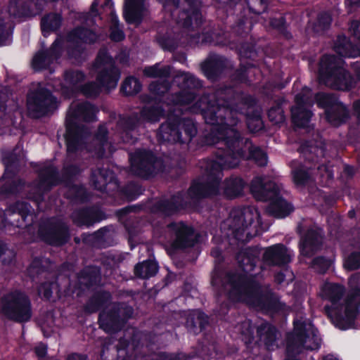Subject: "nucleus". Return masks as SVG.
Masks as SVG:
<instances>
[{
  "mask_svg": "<svg viewBox=\"0 0 360 360\" xmlns=\"http://www.w3.org/2000/svg\"><path fill=\"white\" fill-rule=\"evenodd\" d=\"M195 355L187 356L184 353H177L176 354H162L161 358L162 360H185L187 359L195 358Z\"/></svg>",
  "mask_w": 360,
  "mask_h": 360,
  "instance_id": "4d7b16f0",
  "label": "nucleus"
},
{
  "mask_svg": "<svg viewBox=\"0 0 360 360\" xmlns=\"http://www.w3.org/2000/svg\"><path fill=\"white\" fill-rule=\"evenodd\" d=\"M15 256L14 251L9 249L3 243L1 248L0 249V261L6 264H8L13 262Z\"/></svg>",
  "mask_w": 360,
  "mask_h": 360,
  "instance_id": "603ef678",
  "label": "nucleus"
},
{
  "mask_svg": "<svg viewBox=\"0 0 360 360\" xmlns=\"http://www.w3.org/2000/svg\"><path fill=\"white\" fill-rule=\"evenodd\" d=\"M269 120L275 124L284 122L285 115L282 108L279 105L271 108L268 112Z\"/></svg>",
  "mask_w": 360,
  "mask_h": 360,
  "instance_id": "8fccbe9b",
  "label": "nucleus"
},
{
  "mask_svg": "<svg viewBox=\"0 0 360 360\" xmlns=\"http://www.w3.org/2000/svg\"><path fill=\"white\" fill-rule=\"evenodd\" d=\"M304 158L308 161L318 162L324 156V148L323 146L303 145L300 148Z\"/></svg>",
  "mask_w": 360,
  "mask_h": 360,
  "instance_id": "a19ab883",
  "label": "nucleus"
},
{
  "mask_svg": "<svg viewBox=\"0 0 360 360\" xmlns=\"http://www.w3.org/2000/svg\"><path fill=\"white\" fill-rule=\"evenodd\" d=\"M176 7L172 15H178L176 22L185 27L193 25L192 18L195 20L196 26L199 25L200 14L198 12L199 0H172Z\"/></svg>",
  "mask_w": 360,
  "mask_h": 360,
  "instance_id": "f3484780",
  "label": "nucleus"
},
{
  "mask_svg": "<svg viewBox=\"0 0 360 360\" xmlns=\"http://www.w3.org/2000/svg\"><path fill=\"white\" fill-rule=\"evenodd\" d=\"M129 52L127 49L122 50L116 56L117 60L122 63H126L128 60Z\"/></svg>",
  "mask_w": 360,
  "mask_h": 360,
  "instance_id": "69168bd1",
  "label": "nucleus"
},
{
  "mask_svg": "<svg viewBox=\"0 0 360 360\" xmlns=\"http://www.w3.org/2000/svg\"><path fill=\"white\" fill-rule=\"evenodd\" d=\"M263 259L269 265L282 266L291 260V254L282 244H276L266 249Z\"/></svg>",
  "mask_w": 360,
  "mask_h": 360,
  "instance_id": "a878e982",
  "label": "nucleus"
},
{
  "mask_svg": "<svg viewBox=\"0 0 360 360\" xmlns=\"http://www.w3.org/2000/svg\"><path fill=\"white\" fill-rule=\"evenodd\" d=\"M184 200L181 194L174 196L170 201L160 202L159 207L161 212L167 215H170L183 207Z\"/></svg>",
  "mask_w": 360,
  "mask_h": 360,
  "instance_id": "58836bf2",
  "label": "nucleus"
},
{
  "mask_svg": "<svg viewBox=\"0 0 360 360\" xmlns=\"http://www.w3.org/2000/svg\"><path fill=\"white\" fill-rule=\"evenodd\" d=\"M39 234L49 243L55 245H60L66 243L69 238L68 227L61 221L53 220L41 225Z\"/></svg>",
  "mask_w": 360,
  "mask_h": 360,
  "instance_id": "aec40b11",
  "label": "nucleus"
},
{
  "mask_svg": "<svg viewBox=\"0 0 360 360\" xmlns=\"http://www.w3.org/2000/svg\"><path fill=\"white\" fill-rule=\"evenodd\" d=\"M249 111L247 113V125L252 132H257L262 129L263 121L261 117V110L259 108L252 109L248 107Z\"/></svg>",
  "mask_w": 360,
  "mask_h": 360,
  "instance_id": "4c0bfd02",
  "label": "nucleus"
},
{
  "mask_svg": "<svg viewBox=\"0 0 360 360\" xmlns=\"http://www.w3.org/2000/svg\"><path fill=\"white\" fill-rule=\"evenodd\" d=\"M141 85L139 80L133 77L127 78L122 86V91L126 95H134L141 91Z\"/></svg>",
  "mask_w": 360,
  "mask_h": 360,
  "instance_id": "a18cd8bd",
  "label": "nucleus"
},
{
  "mask_svg": "<svg viewBox=\"0 0 360 360\" xmlns=\"http://www.w3.org/2000/svg\"><path fill=\"white\" fill-rule=\"evenodd\" d=\"M245 182L240 177L231 176L224 182V192L229 198H235L242 194Z\"/></svg>",
  "mask_w": 360,
  "mask_h": 360,
  "instance_id": "473e14b6",
  "label": "nucleus"
},
{
  "mask_svg": "<svg viewBox=\"0 0 360 360\" xmlns=\"http://www.w3.org/2000/svg\"><path fill=\"white\" fill-rule=\"evenodd\" d=\"M319 347V342L311 326L296 322L293 334L289 337L287 352L290 355L298 354L306 349H314Z\"/></svg>",
  "mask_w": 360,
  "mask_h": 360,
  "instance_id": "9d476101",
  "label": "nucleus"
},
{
  "mask_svg": "<svg viewBox=\"0 0 360 360\" xmlns=\"http://www.w3.org/2000/svg\"><path fill=\"white\" fill-rule=\"evenodd\" d=\"M139 119L136 117L121 118L119 121V126L123 129L122 139L124 142L134 143L130 131L134 130L139 124Z\"/></svg>",
  "mask_w": 360,
  "mask_h": 360,
  "instance_id": "f704fd0d",
  "label": "nucleus"
},
{
  "mask_svg": "<svg viewBox=\"0 0 360 360\" xmlns=\"http://www.w3.org/2000/svg\"><path fill=\"white\" fill-rule=\"evenodd\" d=\"M202 86L200 82L194 76L185 74L182 76V87L184 89L176 96L175 104L188 105L195 98L194 89Z\"/></svg>",
  "mask_w": 360,
  "mask_h": 360,
  "instance_id": "393cba45",
  "label": "nucleus"
},
{
  "mask_svg": "<svg viewBox=\"0 0 360 360\" xmlns=\"http://www.w3.org/2000/svg\"><path fill=\"white\" fill-rule=\"evenodd\" d=\"M257 220L259 223V213L256 208L247 207L242 210H233L230 216L224 221L222 228L231 231L228 236H232L237 240L245 243L258 233L255 229L251 231V226Z\"/></svg>",
  "mask_w": 360,
  "mask_h": 360,
  "instance_id": "0eeeda50",
  "label": "nucleus"
},
{
  "mask_svg": "<svg viewBox=\"0 0 360 360\" xmlns=\"http://www.w3.org/2000/svg\"><path fill=\"white\" fill-rule=\"evenodd\" d=\"M39 264V260H34L32 265L29 269V271L30 274H33L34 273L38 274L39 270L38 269V266Z\"/></svg>",
  "mask_w": 360,
  "mask_h": 360,
  "instance_id": "338daca9",
  "label": "nucleus"
},
{
  "mask_svg": "<svg viewBox=\"0 0 360 360\" xmlns=\"http://www.w3.org/2000/svg\"><path fill=\"white\" fill-rule=\"evenodd\" d=\"M32 221L33 214L30 206L23 202H18L10 207L4 213H0V229L4 227L6 224H10L18 227H27V218Z\"/></svg>",
  "mask_w": 360,
  "mask_h": 360,
  "instance_id": "2eb2a0df",
  "label": "nucleus"
},
{
  "mask_svg": "<svg viewBox=\"0 0 360 360\" xmlns=\"http://www.w3.org/2000/svg\"><path fill=\"white\" fill-rule=\"evenodd\" d=\"M352 68L354 71L356 79L360 80V62L357 61L353 63Z\"/></svg>",
  "mask_w": 360,
  "mask_h": 360,
  "instance_id": "774afa93",
  "label": "nucleus"
},
{
  "mask_svg": "<svg viewBox=\"0 0 360 360\" xmlns=\"http://www.w3.org/2000/svg\"><path fill=\"white\" fill-rule=\"evenodd\" d=\"M312 98L313 103L316 101L319 107L326 109V117L330 124L338 126L348 119V110L335 96L320 93L312 94Z\"/></svg>",
  "mask_w": 360,
  "mask_h": 360,
  "instance_id": "9b49d317",
  "label": "nucleus"
},
{
  "mask_svg": "<svg viewBox=\"0 0 360 360\" xmlns=\"http://www.w3.org/2000/svg\"><path fill=\"white\" fill-rule=\"evenodd\" d=\"M95 68L98 73L97 80L100 85L91 82L81 86L79 89L87 96H96L100 92L101 86L107 89L115 88L120 78V73L114 66L112 58L108 56L105 49L99 51L95 62Z\"/></svg>",
  "mask_w": 360,
  "mask_h": 360,
  "instance_id": "423d86ee",
  "label": "nucleus"
},
{
  "mask_svg": "<svg viewBox=\"0 0 360 360\" xmlns=\"http://www.w3.org/2000/svg\"><path fill=\"white\" fill-rule=\"evenodd\" d=\"M334 51L342 57H356L360 55V50L354 47L344 35L338 36L334 42Z\"/></svg>",
  "mask_w": 360,
  "mask_h": 360,
  "instance_id": "2f4dec72",
  "label": "nucleus"
},
{
  "mask_svg": "<svg viewBox=\"0 0 360 360\" xmlns=\"http://www.w3.org/2000/svg\"><path fill=\"white\" fill-rule=\"evenodd\" d=\"M281 186L276 182L265 178L256 177L252 182L250 191L257 200H271L267 212L276 217L282 218L292 210L291 206L278 196Z\"/></svg>",
  "mask_w": 360,
  "mask_h": 360,
  "instance_id": "39448f33",
  "label": "nucleus"
},
{
  "mask_svg": "<svg viewBox=\"0 0 360 360\" xmlns=\"http://www.w3.org/2000/svg\"><path fill=\"white\" fill-rule=\"evenodd\" d=\"M62 50L61 41L56 40L49 50L39 51L33 57L32 66L39 71L49 68L55 60L60 56Z\"/></svg>",
  "mask_w": 360,
  "mask_h": 360,
  "instance_id": "5701e85b",
  "label": "nucleus"
},
{
  "mask_svg": "<svg viewBox=\"0 0 360 360\" xmlns=\"http://www.w3.org/2000/svg\"><path fill=\"white\" fill-rule=\"evenodd\" d=\"M171 236V247L174 249H184L192 247L195 242V236L191 226L184 223L173 222L167 225Z\"/></svg>",
  "mask_w": 360,
  "mask_h": 360,
  "instance_id": "dca6fc26",
  "label": "nucleus"
},
{
  "mask_svg": "<svg viewBox=\"0 0 360 360\" xmlns=\"http://www.w3.org/2000/svg\"><path fill=\"white\" fill-rule=\"evenodd\" d=\"M100 5L101 7H108L109 6L110 8L111 6V0H96L95 2L92 4L91 6V13L93 15H95L94 14V8L96 6Z\"/></svg>",
  "mask_w": 360,
  "mask_h": 360,
  "instance_id": "0e129e2a",
  "label": "nucleus"
},
{
  "mask_svg": "<svg viewBox=\"0 0 360 360\" xmlns=\"http://www.w3.org/2000/svg\"><path fill=\"white\" fill-rule=\"evenodd\" d=\"M238 332L241 333L242 340L245 344H250L252 342L253 328L250 321H245L236 327Z\"/></svg>",
  "mask_w": 360,
  "mask_h": 360,
  "instance_id": "49530a36",
  "label": "nucleus"
},
{
  "mask_svg": "<svg viewBox=\"0 0 360 360\" xmlns=\"http://www.w3.org/2000/svg\"><path fill=\"white\" fill-rule=\"evenodd\" d=\"M73 221L78 226H91L95 221L92 212L89 210H80L72 214Z\"/></svg>",
  "mask_w": 360,
  "mask_h": 360,
  "instance_id": "c03bdc74",
  "label": "nucleus"
},
{
  "mask_svg": "<svg viewBox=\"0 0 360 360\" xmlns=\"http://www.w3.org/2000/svg\"><path fill=\"white\" fill-rule=\"evenodd\" d=\"M134 272L137 276L141 278H147L156 274L158 265L153 261L143 262L135 266Z\"/></svg>",
  "mask_w": 360,
  "mask_h": 360,
  "instance_id": "79ce46f5",
  "label": "nucleus"
},
{
  "mask_svg": "<svg viewBox=\"0 0 360 360\" xmlns=\"http://www.w3.org/2000/svg\"><path fill=\"white\" fill-rule=\"evenodd\" d=\"M351 288L349 294L347 297V305L345 307V312L347 317H354L360 306V273L355 274L349 280Z\"/></svg>",
  "mask_w": 360,
  "mask_h": 360,
  "instance_id": "b1692460",
  "label": "nucleus"
},
{
  "mask_svg": "<svg viewBox=\"0 0 360 360\" xmlns=\"http://www.w3.org/2000/svg\"><path fill=\"white\" fill-rule=\"evenodd\" d=\"M146 12L144 0H125L124 17L129 23L139 22Z\"/></svg>",
  "mask_w": 360,
  "mask_h": 360,
  "instance_id": "bb28decb",
  "label": "nucleus"
},
{
  "mask_svg": "<svg viewBox=\"0 0 360 360\" xmlns=\"http://www.w3.org/2000/svg\"><path fill=\"white\" fill-rule=\"evenodd\" d=\"M98 281V277L94 274L87 273L86 271L82 272L79 276V283L86 286L93 285Z\"/></svg>",
  "mask_w": 360,
  "mask_h": 360,
  "instance_id": "6e6d98bb",
  "label": "nucleus"
},
{
  "mask_svg": "<svg viewBox=\"0 0 360 360\" xmlns=\"http://www.w3.org/2000/svg\"><path fill=\"white\" fill-rule=\"evenodd\" d=\"M56 99L50 91L40 87L30 94L27 98L29 113L33 117H39L55 108Z\"/></svg>",
  "mask_w": 360,
  "mask_h": 360,
  "instance_id": "4468645a",
  "label": "nucleus"
},
{
  "mask_svg": "<svg viewBox=\"0 0 360 360\" xmlns=\"http://www.w3.org/2000/svg\"><path fill=\"white\" fill-rule=\"evenodd\" d=\"M311 179V174L305 169L301 167L293 171V180L295 184L300 186L307 184Z\"/></svg>",
  "mask_w": 360,
  "mask_h": 360,
  "instance_id": "09e8293b",
  "label": "nucleus"
},
{
  "mask_svg": "<svg viewBox=\"0 0 360 360\" xmlns=\"http://www.w3.org/2000/svg\"><path fill=\"white\" fill-rule=\"evenodd\" d=\"M1 311L11 320L18 322L27 321L32 316L30 301L21 292L8 293L2 298Z\"/></svg>",
  "mask_w": 360,
  "mask_h": 360,
  "instance_id": "1a4fd4ad",
  "label": "nucleus"
},
{
  "mask_svg": "<svg viewBox=\"0 0 360 360\" xmlns=\"http://www.w3.org/2000/svg\"><path fill=\"white\" fill-rule=\"evenodd\" d=\"M6 172L0 179V185L1 188L0 192L2 193H11L18 191L15 184L18 180L17 179H13L11 174L9 172V167L8 162H5Z\"/></svg>",
  "mask_w": 360,
  "mask_h": 360,
  "instance_id": "ea45409f",
  "label": "nucleus"
},
{
  "mask_svg": "<svg viewBox=\"0 0 360 360\" xmlns=\"http://www.w3.org/2000/svg\"><path fill=\"white\" fill-rule=\"evenodd\" d=\"M342 58L333 55H326L320 61L319 82L334 89L347 91L355 84V79L343 68Z\"/></svg>",
  "mask_w": 360,
  "mask_h": 360,
  "instance_id": "20e7f679",
  "label": "nucleus"
},
{
  "mask_svg": "<svg viewBox=\"0 0 360 360\" xmlns=\"http://www.w3.org/2000/svg\"><path fill=\"white\" fill-rule=\"evenodd\" d=\"M143 75L148 77L164 79L161 84L155 82L150 84L149 89L154 94L160 96L168 91L169 84L168 82L165 80V79L170 75L171 68L169 66L155 64L154 65L146 67L143 69Z\"/></svg>",
  "mask_w": 360,
  "mask_h": 360,
  "instance_id": "412c9836",
  "label": "nucleus"
},
{
  "mask_svg": "<svg viewBox=\"0 0 360 360\" xmlns=\"http://www.w3.org/2000/svg\"><path fill=\"white\" fill-rule=\"evenodd\" d=\"M344 267L349 271L357 269L360 267V252L351 253L345 260Z\"/></svg>",
  "mask_w": 360,
  "mask_h": 360,
  "instance_id": "3c124183",
  "label": "nucleus"
},
{
  "mask_svg": "<svg viewBox=\"0 0 360 360\" xmlns=\"http://www.w3.org/2000/svg\"><path fill=\"white\" fill-rule=\"evenodd\" d=\"M111 178L112 172L109 169L98 168L92 172L91 181L95 188L103 191Z\"/></svg>",
  "mask_w": 360,
  "mask_h": 360,
  "instance_id": "c9c22d12",
  "label": "nucleus"
},
{
  "mask_svg": "<svg viewBox=\"0 0 360 360\" xmlns=\"http://www.w3.org/2000/svg\"><path fill=\"white\" fill-rule=\"evenodd\" d=\"M54 285L51 283H44L39 287V293L42 294L45 298L49 299L52 295V289Z\"/></svg>",
  "mask_w": 360,
  "mask_h": 360,
  "instance_id": "13d9d810",
  "label": "nucleus"
},
{
  "mask_svg": "<svg viewBox=\"0 0 360 360\" xmlns=\"http://www.w3.org/2000/svg\"><path fill=\"white\" fill-rule=\"evenodd\" d=\"M330 266V261L323 257H316L313 260V268L319 273H324Z\"/></svg>",
  "mask_w": 360,
  "mask_h": 360,
  "instance_id": "5fc2aeb1",
  "label": "nucleus"
},
{
  "mask_svg": "<svg viewBox=\"0 0 360 360\" xmlns=\"http://www.w3.org/2000/svg\"><path fill=\"white\" fill-rule=\"evenodd\" d=\"M61 24L60 16L58 14H49L41 20V28L44 32L55 31Z\"/></svg>",
  "mask_w": 360,
  "mask_h": 360,
  "instance_id": "37998d69",
  "label": "nucleus"
},
{
  "mask_svg": "<svg viewBox=\"0 0 360 360\" xmlns=\"http://www.w3.org/2000/svg\"><path fill=\"white\" fill-rule=\"evenodd\" d=\"M242 148L244 149V153L247 150H248L249 155L247 157L248 159L253 160L259 166H265L266 165V155L258 147L252 146L251 142L245 141Z\"/></svg>",
  "mask_w": 360,
  "mask_h": 360,
  "instance_id": "e433bc0d",
  "label": "nucleus"
},
{
  "mask_svg": "<svg viewBox=\"0 0 360 360\" xmlns=\"http://www.w3.org/2000/svg\"><path fill=\"white\" fill-rule=\"evenodd\" d=\"M331 20V17L328 13H321L319 15L312 29L316 33H321L329 27Z\"/></svg>",
  "mask_w": 360,
  "mask_h": 360,
  "instance_id": "de8ad7c7",
  "label": "nucleus"
},
{
  "mask_svg": "<svg viewBox=\"0 0 360 360\" xmlns=\"http://www.w3.org/2000/svg\"><path fill=\"white\" fill-rule=\"evenodd\" d=\"M96 38V34L87 29L77 28L71 32L68 36L69 57L79 60L85 49V44L94 42Z\"/></svg>",
  "mask_w": 360,
  "mask_h": 360,
  "instance_id": "6ab92c4d",
  "label": "nucleus"
},
{
  "mask_svg": "<svg viewBox=\"0 0 360 360\" xmlns=\"http://www.w3.org/2000/svg\"><path fill=\"white\" fill-rule=\"evenodd\" d=\"M257 333L259 341L264 343L267 349H274L276 347L278 333L275 327L268 323H262L257 328Z\"/></svg>",
  "mask_w": 360,
  "mask_h": 360,
  "instance_id": "c85d7f7f",
  "label": "nucleus"
},
{
  "mask_svg": "<svg viewBox=\"0 0 360 360\" xmlns=\"http://www.w3.org/2000/svg\"><path fill=\"white\" fill-rule=\"evenodd\" d=\"M39 177V181L34 183L30 190V198L37 202L41 200L45 191H49L52 186L58 184L56 170L53 167H48L41 170Z\"/></svg>",
  "mask_w": 360,
  "mask_h": 360,
  "instance_id": "4be33fe9",
  "label": "nucleus"
},
{
  "mask_svg": "<svg viewBox=\"0 0 360 360\" xmlns=\"http://www.w3.org/2000/svg\"><path fill=\"white\" fill-rule=\"evenodd\" d=\"M322 243L320 230L310 229L308 231L301 245L302 254L306 256L311 255L319 248Z\"/></svg>",
  "mask_w": 360,
  "mask_h": 360,
  "instance_id": "cd10ccee",
  "label": "nucleus"
},
{
  "mask_svg": "<svg viewBox=\"0 0 360 360\" xmlns=\"http://www.w3.org/2000/svg\"><path fill=\"white\" fill-rule=\"evenodd\" d=\"M166 112H171L169 104L158 103L155 105L144 107L141 111V115L143 120L150 122H155L164 117Z\"/></svg>",
  "mask_w": 360,
  "mask_h": 360,
  "instance_id": "7c9ffc66",
  "label": "nucleus"
},
{
  "mask_svg": "<svg viewBox=\"0 0 360 360\" xmlns=\"http://www.w3.org/2000/svg\"><path fill=\"white\" fill-rule=\"evenodd\" d=\"M196 134V127L191 120H179L170 115L169 119L160 125L157 136L162 142L188 143Z\"/></svg>",
  "mask_w": 360,
  "mask_h": 360,
  "instance_id": "6e6552de",
  "label": "nucleus"
},
{
  "mask_svg": "<svg viewBox=\"0 0 360 360\" xmlns=\"http://www.w3.org/2000/svg\"><path fill=\"white\" fill-rule=\"evenodd\" d=\"M96 112V108L89 103L71 106L65 121V139L68 153L86 148L89 152H94L98 158L104 155V147L107 145V129L103 126L100 127L93 139V143L84 146L86 141L89 139V133L86 129L77 125V121L94 120Z\"/></svg>",
  "mask_w": 360,
  "mask_h": 360,
  "instance_id": "f03ea898",
  "label": "nucleus"
},
{
  "mask_svg": "<svg viewBox=\"0 0 360 360\" xmlns=\"http://www.w3.org/2000/svg\"><path fill=\"white\" fill-rule=\"evenodd\" d=\"M225 289L234 302H245L262 309L278 311L285 309L284 303L267 288H262L248 274H229Z\"/></svg>",
  "mask_w": 360,
  "mask_h": 360,
  "instance_id": "7ed1b4c3",
  "label": "nucleus"
},
{
  "mask_svg": "<svg viewBox=\"0 0 360 360\" xmlns=\"http://www.w3.org/2000/svg\"><path fill=\"white\" fill-rule=\"evenodd\" d=\"M85 75L78 70H69L64 73V81L62 84L63 93L65 94V89L70 91H79L81 84L85 79Z\"/></svg>",
  "mask_w": 360,
  "mask_h": 360,
  "instance_id": "c756f323",
  "label": "nucleus"
},
{
  "mask_svg": "<svg viewBox=\"0 0 360 360\" xmlns=\"http://www.w3.org/2000/svg\"><path fill=\"white\" fill-rule=\"evenodd\" d=\"M317 170L320 173L321 178L331 179L333 177L332 171L326 165L319 166Z\"/></svg>",
  "mask_w": 360,
  "mask_h": 360,
  "instance_id": "680f3d73",
  "label": "nucleus"
},
{
  "mask_svg": "<svg viewBox=\"0 0 360 360\" xmlns=\"http://www.w3.org/2000/svg\"><path fill=\"white\" fill-rule=\"evenodd\" d=\"M218 91L210 96L200 97L189 107L193 112L202 113L205 122L214 127L206 137L208 144L217 145L216 160L210 161L205 166V179L202 182L194 183L188 190L191 198L213 196L219 191V181L222 177V169H231L239 165L245 157L240 134L236 127L238 115L242 113L246 103L239 96L234 101H226L224 95L231 94Z\"/></svg>",
  "mask_w": 360,
  "mask_h": 360,
  "instance_id": "f257e3e1",
  "label": "nucleus"
},
{
  "mask_svg": "<svg viewBox=\"0 0 360 360\" xmlns=\"http://www.w3.org/2000/svg\"><path fill=\"white\" fill-rule=\"evenodd\" d=\"M131 166L132 171L137 175L147 177L154 173L161 166L150 151L138 150L131 155Z\"/></svg>",
  "mask_w": 360,
  "mask_h": 360,
  "instance_id": "a211bd4d",
  "label": "nucleus"
},
{
  "mask_svg": "<svg viewBox=\"0 0 360 360\" xmlns=\"http://www.w3.org/2000/svg\"><path fill=\"white\" fill-rule=\"evenodd\" d=\"M312 105V93L309 88L304 87L295 96V105L291 108V119L295 127L305 128L309 126L313 115Z\"/></svg>",
  "mask_w": 360,
  "mask_h": 360,
  "instance_id": "f8f14e48",
  "label": "nucleus"
},
{
  "mask_svg": "<svg viewBox=\"0 0 360 360\" xmlns=\"http://www.w3.org/2000/svg\"><path fill=\"white\" fill-rule=\"evenodd\" d=\"M110 38L115 41H120L124 38L122 30L118 27L117 20L114 18H112L110 25Z\"/></svg>",
  "mask_w": 360,
  "mask_h": 360,
  "instance_id": "864d4df0",
  "label": "nucleus"
},
{
  "mask_svg": "<svg viewBox=\"0 0 360 360\" xmlns=\"http://www.w3.org/2000/svg\"><path fill=\"white\" fill-rule=\"evenodd\" d=\"M344 293V287L336 283H326L322 287V297L331 302V305L330 307L326 306L325 309L328 316L334 322L335 319L338 321L340 319H346L349 320L353 318L346 316L345 307L347 305V299L344 301V303H339Z\"/></svg>",
  "mask_w": 360,
  "mask_h": 360,
  "instance_id": "ddd939ff",
  "label": "nucleus"
},
{
  "mask_svg": "<svg viewBox=\"0 0 360 360\" xmlns=\"http://www.w3.org/2000/svg\"><path fill=\"white\" fill-rule=\"evenodd\" d=\"M96 301V308L100 307L103 304L105 301H108L110 299V295L107 292H104L99 295H98L96 297L94 298Z\"/></svg>",
  "mask_w": 360,
  "mask_h": 360,
  "instance_id": "052dcab7",
  "label": "nucleus"
},
{
  "mask_svg": "<svg viewBox=\"0 0 360 360\" xmlns=\"http://www.w3.org/2000/svg\"><path fill=\"white\" fill-rule=\"evenodd\" d=\"M349 32L360 42V21H352L349 27Z\"/></svg>",
  "mask_w": 360,
  "mask_h": 360,
  "instance_id": "bf43d9fd",
  "label": "nucleus"
},
{
  "mask_svg": "<svg viewBox=\"0 0 360 360\" xmlns=\"http://www.w3.org/2000/svg\"><path fill=\"white\" fill-rule=\"evenodd\" d=\"M32 0H17L11 1L8 6V13L14 17H22L32 14Z\"/></svg>",
  "mask_w": 360,
  "mask_h": 360,
  "instance_id": "72a5a7b5",
  "label": "nucleus"
},
{
  "mask_svg": "<svg viewBox=\"0 0 360 360\" xmlns=\"http://www.w3.org/2000/svg\"><path fill=\"white\" fill-rule=\"evenodd\" d=\"M34 352L37 357L39 359L44 358L46 354V347L44 345L40 344L34 348Z\"/></svg>",
  "mask_w": 360,
  "mask_h": 360,
  "instance_id": "e2e57ef3",
  "label": "nucleus"
}]
</instances>
